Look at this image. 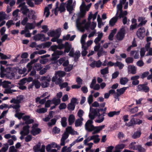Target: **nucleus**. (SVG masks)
I'll use <instances>...</instances> for the list:
<instances>
[{
    "label": "nucleus",
    "instance_id": "f257e3e1",
    "mask_svg": "<svg viewBox=\"0 0 152 152\" xmlns=\"http://www.w3.org/2000/svg\"><path fill=\"white\" fill-rule=\"evenodd\" d=\"M91 6V4L86 6L83 1L80 7V12L77 14L78 18L76 20V26L78 29L82 32H83L85 29L87 30L89 28L90 20L92 18V14L90 13L88 19V21L87 22H86L85 19L81 20L80 18L85 16L86 12L89 10Z\"/></svg>",
    "mask_w": 152,
    "mask_h": 152
},
{
    "label": "nucleus",
    "instance_id": "f03ea898",
    "mask_svg": "<svg viewBox=\"0 0 152 152\" xmlns=\"http://www.w3.org/2000/svg\"><path fill=\"white\" fill-rule=\"evenodd\" d=\"M93 121L92 120H88L85 124V128L86 130L89 132L94 131L92 134H94L99 133L103 129L105 126L104 125L99 126H94L93 125Z\"/></svg>",
    "mask_w": 152,
    "mask_h": 152
},
{
    "label": "nucleus",
    "instance_id": "7ed1b4c3",
    "mask_svg": "<svg viewBox=\"0 0 152 152\" xmlns=\"http://www.w3.org/2000/svg\"><path fill=\"white\" fill-rule=\"evenodd\" d=\"M65 46L64 52L68 53L70 51L69 56L73 57L74 58L75 61H77L80 56V51H77L74 53V49L73 48H72L71 45L67 42L65 43Z\"/></svg>",
    "mask_w": 152,
    "mask_h": 152
},
{
    "label": "nucleus",
    "instance_id": "20e7f679",
    "mask_svg": "<svg viewBox=\"0 0 152 152\" xmlns=\"http://www.w3.org/2000/svg\"><path fill=\"white\" fill-rule=\"evenodd\" d=\"M0 70V75L1 77H6L8 78L12 79L15 75L12 68L8 67L5 70L4 67L1 66Z\"/></svg>",
    "mask_w": 152,
    "mask_h": 152
},
{
    "label": "nucleus",
    "instance_id": "39448f33",
    "mask_svg": "<svg viewBox=\"0 0 152 152\" xmlns=\"http://www.w3.org/2000/svg\"><path fill=\"white\" fill-rule=\"evenodd\" d=\"M58 5L59 2H57L56 3V8L54 9H53L52 10V12L53 13H54L56 15H58V11H59L60 12H61L64 11L65 10V4L61 3L58 8Z\"/></svg>",
    "mask_w": 152,
    "mask_h": 152
},
{
    "label": "nucleus",
    "instance_id": "423d86ee",
    "mask_svg": "<svg viewBox=\"0 0 152 152\" xmlns=\"http://www.w3.org/2000/svg\"><path fill=\"white\" fill-rule=\"evenodd\" d=\"M126 0H120L119 1V3L117 6V13L116 15L119 12H123L122 11L123 4L124 5V9H126L128 8V2L126 1Z\"/></svg>",
    "mask_w": 152,
    "mask_h": 152
},
{
    "label": "nucleus",
    "instance_id": "0eeeda50",
    "mask_svg": "<svg viewBox=\"0 0 152 152\" xmlns=\"http://www.w3.org/2000/svg\"><path fill=\"white\" fill-rule=\"evenodd\" d=\"M51 78L49 76H42L40 79V80L42 81V86L43 88L47 87L49 85V82L51 80Z\"/></svg>",
    "mask_w": 152,
    "mask_h": 152
},
{
    "label": "nucleus",
    "instance_id": "6e6552de",
    "mask_svg": "<svg viewBox=\"0 0 152 152\" xmlns=\"http://www.w3.org/2000/svg\"><path fill=\"white\" fill-rule=\"evenodd\" d=\"M16 104H14L13 106V108L15 109L16 113L15 114V116L18 118L20 119L21 118L23 115L25 114L24 113L19 112L20 111V105L19 104L15 103Z\"/></svg>",
    "mask_w": 152,
    "mask_h": 152
},
{
    "label": "nucleus",
    "instance_id": "1a4fd4ad",
    "mask_svg": "<svg viewBox=\"0 0 152 152\" xmlns=\"http://www.w3.org/2000/svg\"><path fill=\"white\" fill-rule=\"evenodd\" d=\"M125 33V27L123 26L116 35V38L118 40H122L124 37Z\"/></svg>",
    "mask_w": 152,
    "mask_h": 152
},
{
    "label": "nucleus",
    "instance_id": "9d476101",
    "mask_svg": "<svg viewBox=\"0 0 152 152\" xmlns=\"http://www.w3.org/2000/svg\"><path fill=\"white\" fill-rule=\"evenodd\" d=\"M18 7H21L20 11L23 15H26L29 11V9L26 6L25 2L20 4L18 5Z\"/></svg>",
    "mask_w": 152,
    "mask_h": 152
},
{
    "label": "nucleus",
    "instance_id": "9b49d317",
    "mask_svg": "<svg viewBox=\"0 0 152 152\" xmlns=\"http://www.w3.org/2000/svg\"><path fill=\"white\" fill-rule=\"evenodd\" d=\"M127 13L128 12L126 11L118 13V17L119 18H123V23L124 25L126 24L127 22V19L126 16L127 14Z\"/></svg>",
    "mask_w": 152,
    "mask_h": 152
},
{
    "label": "nucleus",
    "instance_id": "f8f14e48",
    "mask_svg": "<svg viewBox=\"0 0 152 152\" xmlns=\"http://www.w3.org/2000/svg\"><path fill=\"white\" fill-rule=\"evenodd\" d=\"M128 88L127 87H124L122 88L118 89L117 90V92L114 94V97L118 101V97L121 94H123Z\"/></svg>",
    "mask_w": 152,
    "mask_h": 152
},
{
    "label": "nucleus",
    "instance_id": "ddd939ff",
    "mask_svg": "<svg viewBox=\"0 0 152 152\" xmlns=\"http://www.w3.org/2000/svg\"><path fill=\"white\" fill-rule=\"evenodd\" d=\"M34 39L36 41L41 40L42 41H46L49 39L48 37L46 38L45 35L42 34H38L34 37Z\"/></svg>",
    "mask_w": 152,
    "mask_h": 152
},
{
    "label": "nucleus",
    "instance_id": "4468645a",
    "mask_svg": "<svg viewBox=\"0 0 152 152\" xmlns=\"http://www.w3.org/2000/svg\"><path fill=\"white\" fill-rule=\"evenodd\" d=\"M0 85L2 86L3 88L9 89L14 87L10 82L7 81H2V80H0Z\"/></svg>",
    "mask_w": 152,
    "mask_h": 152
},
{
    "label": "nucleus",
    "instance_id": "2eb2a0df",
    "mask_svg": "<svg viewBox=\"0 0 152 152\" xmlns=\"http://www.w3.org/2000/svg\"><path fill=\"white\" fill-rule=\"evenodd\" d=\"M38 125L37 124H34L33 125L32 129L31 132L32 134L34 135L38 134L41 131L40 129L37 128Z\"/></svg>",
    "mask_w": 152,
    "mask_h": 152
},
{
    "label": "nucleus",
    "instance_id": "dca6fc26",
    "mask_svg": "<svg viewBox=\"0 0 152 152\" xmlns=\"http://www.w3.org/2000/svg\"><path fill=\"white\" fill-rule=\"evenodd\" d=\"M145 30L144 27H141L138 29L137 32V35L140 39H142L144 36Z\"/></svg>",
    "mask_w": 152,
    "mask_h": 152
},
{
    "label": "nucleus",
    "instance_id": "f3484780",
    "mask_svg": "<svg viewBox=\"0 0 152 152\" xmlns=\"http://www.w3.org/2000/svg\"><path fill=\"white\" fill-rule=\"evenodd\" d=\"M97 114V112L96 110L90 107V112L88 115L89 118L92 120L95 118V116Z\"/></svg>",
    "mask_w": 152,
    "mask_h": 152
},
{
    "label": "nucleus",
    "instance_id": "a211bd4d",
    "mask_svg": "<svg viewBox=\"0 0 152 152\" xmlns=\"http://www.w3.org/2000/svg\"><path fill=\"white\" fill-rule=\"evenodd\" d=\"M137 20L138 22H140L138 25V27H140L145 25L147 22L146 18L143 16L138 17Z\"/></svg>",
    "mask_w": 152,
    "mask_h": 152
},
{
    "label": "nucleus",
    "instance_id": "6ab92c4d",
    "mask_svg": "<svg viewBox=\"0 0 152 152\" xmlns=\"http://www.w3.org/2000/svg\"><path fill=\"white\" fill-rule=\"evenodd\" d=\"M30 127L28 125H26L23 126V129L20 131V134L22 136H26L29 133V128Z\"/></svg>",
    "mask_w": 152,
    "mask_h": 152
},
{
    "label": "nucleus",
    "instance_id": "aec40b11",
    "mask_svg": "<svg viewBox=\"0 0 152 152\" xmlns=\"http://www.w3.org/2000/svg\"><path fill=\"white\" fill-rule=\"evenodd\" d=\"M63 54V52L62 51L57 50L55 51L54 53L52 54V60L54 61L56 60L59 57V56Z\"/></svg>",
    "mask_w": 152,
    "mask_h": 152
},
{
    "label": "nucleus",
    "instance_id": "412c9836",
    "mask_svg": "<svg viewBox=\"0 0 152 152\" xmlns=\"http://www.w3.org/2000/svg\"><path fill=\"white\" fill-rule=\"evenodd\" d=\"M52 4H48L44 10V15L46 18H48L50 15V10L52 8Z\"/></svg>",
    "mask_w": 152,
    "mask_h": 152
},
{
    "label": "nucleus",
    "instance_id": "4be33fe9",
    "mask_svg": "<svg viewBox=\"0 0 152 152\" xmlns=\"http://www.w3.org/2000/svg\"><path fill=\"white\" fill-rule=\"evenodd\" d=\"M72 0H68L66 2L67 10L70 14L72 13L74 10L73 7L72 5Z\"/></svg>",
    "mask_w": 152,
    "mask_h": 152
},
{
    "label": "nucleus",
    "instance_id": "5701e85b",
    "mask_svg": "<svg viewBox=\"0 0 152 152\" xmlns=\"http://www.w3.org/2000/svg\"><path fill=\"white\" fill-rule=\"evenodd\" d=\"M23 96L21 95L17 96L16 99H12L11 100L10 102L11 103L19 104L23 101Z\"/></svg>",
    "mask_w": 152,
    "mask_h": 152
},
{
    "label": "nucleus",
    "instance_id": "b1692460",
    "mask_svg": "<svg viewBox=\"0 0 152 152\" xmlns=\"http://www.w3.org/2000/svg\"><path fill=\"white\" fill-rule=\"evenodd\" d=\"M69 134L67 132H65L62 135V137L61 139L60 145L64 146L65 144V140L68 137Z\"/></svg>",
    "mask_w": 152,
    "mask_h": 152
},
{
    "label": "nucleus",
    "instance_id": "393cba45",
    "mask_svg": "<svg viewBox=\"0 0 152 152\" xmlns=\"http://www.w3.org/2000/svg\"><path fill=\"white\" fill-rule=\"evenodd\" d=\"M22 119L25 123L27 124L32 123L34 122V120L30 119V116L28 115H25L22 117Z\"/></svg>",
    "mask_w": 152,
    "mask_h": 152
},
{
    "label": "nucleus",
    "instance_id": "a878e982",
    "mask_svg": "<svg viewBox=\"0 0 152 152\" xmlns=\"http://www.w3.org/2000/svg\"><path fill=\"white\" fill-rule=\"evenodd\" d=\"M97 34L98 36L95 38L94 41L96 44H100L99 42L101 40L103 36V33L102 32H99L97 33Z\"/></svg>",
    "mask_w": 152,
    "mask_h": 152
},
{
    "label": "nucleus",
    "instance_id": "bb28decb",
    "mask_svg": "<svg viewBox=\"0 0 152 152\" xmlns=\"http://www.w3.org/2000/svg\"><path fill=\"white\" fill-rule=\"evenodd\" d=\"M35 12L33 10H29L28 13V16L29 19H34L36 18Z\"/></svg>",
    "mask_w": 152,
    "mask_h": 152
},
{
    "label": "nucleus",
    "instance_id": "cd10ccee",
    "mask_svg": "<svg viewBox=\"0 0 152 152\" xmlns=\"http://www.w3.org/2000/svg\"><path fill=\"white\" fill-rule=\"evenodd\" d=\"M50 96V95H48V96L45 97L44 99H40L41 97H37L36 98L35 101L36 102H39L40 104H44L46 101V99H48Z\"/></svg>",
    "mask_w": 152,
    "mask_h": 152
},
{
    "label": "nucleus",
    "instance_id": "c85d7f7f",
    "mask_svg": "<svg viewBox=\"0 0 152 152\" xmlns=\"http://www.w3.org/2000/svg\"><path fill=\"white\" fill-rule=\"evenodd\" d=\"M99 115H98L97 119L95 120V122L98 123H101L103 122L104 120V113H102V114L100 115L99 113Z\"/></svg>",
    "mask_w": 152,
    "mask_h": 152
},
{
    "label": "nucleus",
    "instance_id": "c756f323",
    "mask_svg": "<svg viewBox=\"0 0 152 152\" xmlns=\"http://www.w3.org/2000/svg\"><path fill=\"white\" fill-rule=\"evenodd\" d=\"M58 62L61 64H63V65L64 66H66L69 64L68 60H66L65 58H60L58 60Z\"/></svg>",
    "mask_w": 152,
    "mask_h": 152
},
{
    "label": "nucleus",
    "instance_id": "7c9ffc66",
    "mask_svg": "<svg viewBox=\"0 0 152 152\" xmlns=\"http://www.w3.org/2000/svg\"><path fill=\"white\" fill-rule=\"evenodd\" d=\"M52 81L53 82H56V84L60 85L62 82V79L60 77L58 78V77L55 76L52 78Z\"/></svg>",
    "mask_w": 152,
    "mask_h": 152
},
{
    "label": "nucleus",
    "instance_id": "2f4dec72",
    "mask_svg": "<svg viewBox=\"0 0 152 152\" xmlns=\"http://www.w3.org/2000/svg\"><path fill=\"white\" fill-rule=\"evenodd\" d=\"M128 72L129 73L135 74L136 72V69L135 67L133 65H129L128 67Z\"/></svg>",
    "mask_w": 152,
    "mask_h": 152
},
{
    "label": "nucleus",
    "instance_id": "473e14b6",
    "mask_svg": "<svg viewBox=\"0 0 152 152\" xmlns=\"http://www.w3.org/2000/svg\"><path fill=\"white\" fill-rule=\"evenodd\" d=\"M72 134H77L76 131H74L71 126H68L66 128V132Z\"/></svg>",
    "mask_w": 152,
    "mask_h": 152
},
{
    "label": "nucleus",
    "instance_id": "72a5a7b5",
    "mask_svg": "<svg viewBox=\"0 0 152 152\" xmlns=\"http://www.w3.org/2000/svg\"><path fill=\"white\" fill-rule=\"evenodd\" d=\"M38 60V59H34L31 60L30 62L28 63L26 66L28 69V72L30 71L32 68V65L34 63L37 62Z\"/></svg>",
    "mask_w": 152,
    "mask_h": 152
},
{
    "label": "nucleus",
    "instance_id": "f704fd0d",
    "mask_svg": "<svg viewBox=\"0 0 152 152\" xmlns=\"http://www.w3.org/2000/svg\"><path fill=\"white\" fill-rule=\"evenodd\" d=\"M118 13L117 14V15H116L115 16L112 18L110 21L109 24L111 26H114L117 21L118 18Z\"/></svg>",
    "mask_w": 152,
    "mask_h": 152
},
{
    "label": "nucleus",
    "instance_id": "c9c22d12",
    "mask_svg": "<svg viewBox=\"0 0 152 152\" xmlns=\"http://www.w3.org/2000/svg\"><path fill=\"white\" fill-rule=\"evenodd\" d=\"M83 120L84 119L83 118H79L76 120L75 123V126L78 127L81 126L82 124V122Z\"/></svg>",
    "mask_w": 152,
    "mask_h": 152
},
{
    "label": "nucleus",
    "instance_id": "e433bc0d",
    "mask_svg": "<svg viewBox=\"0 0 152 152\" xmlns=\"http://www.w3.org/2000/svg\"><path fill=\"white\" fill-rule=\"evenodd\" d=\"M75 116L71 114L69 117L68 122L69 125H71L74 123L75 120Z\"/></svg>",
    "mask_w": 152,
    "mask_h": 152
},
{
    "label": "nucleus",
    "instance_id": "4c0bfd02",
    "mask_svg": "<svg viewBox=\"0 0 152 152\" xmlns=\"http://www.w3.org/2000/svg\"><path fill=\"white\" fill-rule=\"evenodd\" d=\"M136 144L135 142L131 143L129 145V148L133 150H137L138 145H136Z\"/></svg>",
    "mask_w": 152,
    "mask_h": 152
},
{
    "label": "nucleus",
    "instance_id": "58836bf2",
    "mask_svg": "<svg viewBox=\"0 0 152 152\" xmlns=\"http://www.w3.org/2000/svg\"><path fill=\"white\" fill-rule=\"evenodd\" d=\"M87 37V35L86 34H84L82 36L80 39V42L82 46H86L85 40Z\"/></svg>",
    "mask_w": 152,
    "mask_h": 152
},
{
    "label": "nucleus",
    "instance_id": "ea45409f",
    "mask_svg": "<svg viewBox=\"0 0 152 152\" xmlns=\"http://www.w3.org/2000/svg\"><path fill=\"white\" fill-rule=\"evenodd\" d=\"M99 135L97 134L91 136L92 140H94V143H98L100 139L99 138Z\"/></svg>",
    "mask_w": 152,
    "mask_h": 152
},
{
    "label": "nucleus",
    "instance_id": "a19ab883",
    "mask_svg": "<svg viewBox=\"0 0 152 152\" xmlns=\"http://www.w3.org/2000/svg\"><path fill=\"white\" fill-rule=\"evenodd\" d=\"M8 17L7 15L3 12H0V22L2 20L5 19Z\"/></svg>",
    "mask_w": 152,
    "mask_h": 152
},
{
    "label": "nucleus",
    "instance_id": "79ce46f5",
    "mask_svg": "<svg viewBox=\"0 0 152 152\" xmlns=\"http://www.w3.org/2000/svg\"><path fill=\"white\" fill-rule=\"evenodd\" d=\"M51 104H54L56 105H58L61 102V99H57L54 98L53 99L51 100Z\"/></svg>",
    "mask_w": 152,
    "mask_h": 152
},
{
    "label": "nucleus",
    "instance_id": "37998d69",
    "mask_svg": "<svg viewBox=\"0 0 152 152\" xmlns=\"http://www.w3.org/2000/svg\"><path fill=\"white\" fill-rule=\"evenodd\" d=\"M141 135V132L140 131L138 130L135 132L132 136V137L134 139H136L139 137Z\"/></svg>",
    "mask_w": 152,
    "mask_h": 152
},
{
    "label": "nucleus",
    "instance_id": "c03bdc74",
    "mask_svg": "<svg viewBox=\"0 0 152 152\" xmlns=\"http://www.w3.org/2000/svg\"><path fill=\"white\" fill-rule=\"evenodd\" d=\"M120 113V111H112L109 112L107 114L108 116L110 117H112L115 115H119Z\"/></svg>",
    "mask_w": 152,
    "mask_h": 152
},
{
    "label": "nucleus",
    "instance_id": "a18cd8bd",
    "mask_svg": "<svg viewBox=\"0 0 152 152\" xmlns=\"http://www.w3.org/2000/svg\"><path fill=\"white\" fill-rule=\"evenodd\" d=\"M32 84L36 88H39L41 86L40 83L37 80H34L32 82Z\"/></svg>",
    "mask_w": 152,
    "mask_h": 152
},
{
    "label": "nucleus",
    "instance_id": "49530a36",
    "mask_svg": "<svg viewBox=\"0 0 152 152\" xmlns=\"http://www.w3.org/2000/svg\"><path fill=\"white\" fill-rule=\"evenodd\" d=\"M116 31L117 29L116 28H115L111 31L108 37V39L110 40H112L113 39L114 35L116 33Z\"/></svg>",
    "mask_w": 152,
    "mask_h": 152
},
{
    "label": "nucleus",
    "instance_id": "de8ad7c7",
    "mask_svg": "<svg viewBox=\"0 0 152 152\" xmlns=\"http://www.w3.org/2000/svg\"><path fill=\"white\" fill-rule=\"evenodd\" d=\"M82 51L81 52V54L83 56H85L88 53L87 50L88 49V47L86 46H82Z\"/></svg>",
    "mask_w": 152,
    "mask_h": 152
},
{
    "label": "nucleus",
    "instance_id": "09e8293b",
    "mask_svg": "<svg viewBox=\"0 0 152 152\" xmlns=\"http://www.w3.org/2000/svg\"><path fill=\"white\" fill-rule=\"evenodd\" d=\"M128 81V79L126 77L121 78L120 79V83L122 85H125Z\"/></svg>",
    "mask_w": 152,
    "mask_h": 152
},
{
    "label": "nucleus",
    "instance_id": "8fccbe9b",
    "mask_svg": "<svg viewBox=\"0 0 152 152\" xmlns=\"http://www.w3.org/2000/svg\"><path fill=\"white\" fill-rule=\"evenodd\" d=\"M124 66V64L121 62L117 61L115 63V67L118 66L120 69H122Z\"/></svg>",
    "mask_w": 152,
    "mask_h": 152
},
{
    "label": "nucleus",
    "instance_id": "3c124183",
    "mask_svg": "<svg viewBox=\"0 0 152 152\" xmlns=\"http://www.w3.org/2000/svg\"><path fill=\"white\" fill-rule=\"evenodd\" d=\"M61 152H71L72 150L71 147L67 148V146H64L61 149Z\"/></svg>",
    "mask_w": 152,
    "mask_h": 152
},
{
    "label": "nucleus",
    "instance_id": "603ef678",
    "mask_svg": "<svg viewBox=\"0 0 152 152\" xmlns=\"http://www.w3.org/2000/svg\"><path fill=\"white\" fill-rule=\"evenodd\" d=\"M47 109L46 108H39L36 110V112L39 113H43L46 112Z\"/></svg>",
    "mask_w": 152,
    "mask_h": 152
},
{
    "label": "nucleus",
    "instance_id": "864d4df0",
    "mask_svg": "<svg viewBox=\"0 0 152 152\" xmlns=\"http://www.w3.org/2000/svg\"><path fill=\"white\" fill-rule=\"evenodd\" d=\"M55 76H58L59 77H64L65 75V72L64 71H58L55 73Z\"/></svg>",
    "mask_w": 152,
    "mask_h": 152
},
{
    "label": "nucleus",
    "instance_id": "5fc2aeb1",
    "mask_svg": "<svg viewBox=\"0 0 152 152\" xmlns=\"http://www.w3.org/2000/svg\"><path fill=\"white\" fill-rule=\"evenodd\" d=\"M67 119L65 117H63L61 119V123L62 126L64 127H65L66 126L67 123Z\"/></svg>",
    "mask_w": 152,
    "mask_h": 152
},
{
    "label": "nucleus",
    "instance_id": "6e6d98bb",
    "mask_svg": "<svg viewBox=\"0 0 152 152\" xmlns=\"http://www.w3.org/2000/svg\"><path fill=\"white\" fill-rule=\"evenodd\" d=\"M0 56L1 59H10L11 58V56L10 55L7 56L1 53H0Z\"/></svg>",
    "mask_w": 152,
    "mask_h": 152
},
{
    "label": "nucleus",
    "instance_id": "4d7b16f0",
    "mask_svg": "<svg viewBox=\"0 0 152 152\" xmlns=\"http://www.w3.org/2000/svg\"><path fill=\"white\" fill-rule=\"evenodd\" d=\"M26 27L28 28L29 29H34L35 27V24L34 23H28L26 25Z\"/></svg>",
    "mask_w": 152,
    "mask_h": 152
},
{
    "label": "nucleus",
    "instance_id": "13d9d810",
    "mask_svg": "<svg viewBox=\"0 0 152 152\" xmlns=\"http://www.w3.org/2000/svg\"><path fill=\"white\" fill-rule=\"evenodd\" d=\"M36 71L35 70H32L31 72L30 73V75L31 76H34L35 77V79H38L39 78L40 76L39 75H36Z\"/></svg>",
    "mask_w": 152,
    "mask_h": 152
},
{
    "label": "nucleus",
    "instance_id": "bf43d9fd",
    "mask_svg": "<svg viewBox=\"0 0 152 152\" xmlns=\"http://www.w3.org/2000/svg\"><path fill=\"white\" fill-rule=\"evenodd\" d=\"M75 107V104L70 103L68 105L67 108L69 110L72 111L74 110Z\"/></svg>",
    "mask_w": 152,
    "mask_h": 152
},
{
    "label": "nucleus",
    "instance_id": "052dcab7",
    "mask_svg": "<svg viewBox=\"0 0 152 152\" xmlns=\"http://www.w3.org/2000/svg\"><path fill=\"white\" fill-rule=\"evenodd\" d=\"M84 112L83 110L80 109L78 111L77 115L79 118H83L82 117L84 115Z\"/></svg>",
    "mask_w": 152,
    "mask_h": 152
},
{
    "label": "nucleus",
    "instance_id": "680f3d73",
    "mask_svg": "<svg viewBox=\"0 0 152 152\" xmlns=\"http://www.w3.org/2000/svg\"><path fill=\"white\" fill-rule=\"evenodd\" d=\"M86 146H88V147L86 148L85 150L87 152L90 150L92 148V146L93 145V143L92 142H90L86 144H84Z\"/></svg>",
    "mask_w": 152,
    "mask_h": 152
},
{
    "label": "nucleus",
    "instance_id": "e2e57ef3",
    "mask_svg": "<svg viewBox=\"0 0 152 152\" xmlns=\"http://www.w3.org/2000/svg\"><path fill=\"white\" fill-rule=\"evenodd\" d=\"M107 54V52L102 50H99L97 53V55L99 57L103 55H105Z\"/></svg>",
    "mask_w": 152,
    "mask_h": 152
},
{
    "label": "nucleus",
    "instance_id": "0e129e2a",
    "mask_svg": "<svg viewBox=\"0 0 152 152\" xmlns=\"http://www.w3.org/2000/svg\"><path fill=\"white\" fill-rule=\"evenodd\" d=\"M135 124V120L134 118L132 119L129 123L126 124V125L128 126H130Z\"/></svg>",
    "mask_w": 152,
    "mask_h": 152
},
{
    "label": "nucleus",
    "instance_id": "69168bd1",
    "mask_svg": "<svg viewBox=\"0 0 152 152\" xmlns=\"http://www.w3.org/2000/svg\"><path fill=\"white\" fill-rule=\"evenodd\" d=\"M48 36L50 37H54L56 35V32L55 31H50L48 32Z\"/></svg>",
    "mask_w": 152,
    "mask_h": 152
},
{
    "label": "nucleus",
    "instance_id": "338daca9",
    "mask_svg": "<svg viewBox=\"0 0 152 152\" xmlns=\"http://www.w3.org/2000/svg\"><path fill=\"white\" fill-rule=\"evenodd\" d=\"M134 54H135L134 58L135 59L138 58L139 56L138 52H137L135 51H133L131 52V55H133Z\"/></svg>",
    "mask_w": 152,
    "mask_h": 152
},
{
    "label": "nucleus",
    "instance_id": "774afa93",
    "mask_svg": "<svg viewBox=\"0 0 152 152\" xmlns=\"http://www.w3.org/2000/svg\"><path fill=\"white\" fill-rule=\"evenodd\" d=\"M101 73L102 75L107 74L108 73V67H106L101 70Z\"/></svg>",
    "mask_w": 152,
    "mask_h": 152
}]
</instances>
